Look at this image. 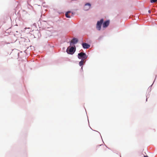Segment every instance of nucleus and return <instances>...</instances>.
<instances>
[{
  "label": "nucleus",
  "instance_id": "obj_1",
  "mask_svg": "<svg viewBox=\"0 0 157 157\" xmlns=\"http://www.w3.org/2000/svg\"><path fill=\"white\" fill-rule=\"evenodd\" d=\"M78 58L81 60H85L87 58V56L85 53L81 52L78 54Z\"/></svg>",
  "mask_w": 157,
  "mask_h": 157
},
{
  "label": "nucleus",
  "instance_id": "obj_2",
  "mask_svg": "<svg viewBox=\"0 0 157 157\" xmlns=\"http://www.w3.org/2000/svg\"><path fill=\"white\" fill-rule=\"evenodd\" d=\"M75 51V48H74L73 47H68L67 49V53L70 54H73Z\"/></svg>",
  "mask_w": 157,
  "mask_h": 157
},
{
  "label": "nucleus",
  "instance_id": "obj_3",
  "mask_svg": "<svg viewBox=\"0 0 157 157\" xmlns=\"http://www.w3.org/2000/svg\"><path fill=\"white\" fill-rule=\"evenodd\" d=\"M104 20L103 19H101L100 21H98L97 22L96 25V28L98 30H100L101 28V25L103 23Z\"/></svg>",
  "mask_w": 157,
  "mask_h": 157
},
{
  "label": "nucleus",
  "instance_id": "obj_4",
  "mask_svg": "<svg viewBox=\"0 0 157 157\" xmlns=\"http://www.w3.org/2000/svg\"><path fill=\"white\" fill-rule=\"evenodd\" d=\"M73 13L70 11L67 12L65 13V16L67 18H70L71 16H73Z\"/></svg>",
  "mask_w": 157,
  "mask_h": 157
},
{
  "label": "nucleus",
  "instance_id": "obj_5",
  "mask_svg": "<svg viewBox=\"0 0 157 157\" xmlns=\"http://www.w3.org/2000/svg\"><path fill=\"white\" fill-rule=\"evenodd\" d=\"M91 6V5L89 3H87L85 4L84 8L85 10H89Z\"/></svg>",
  "mask_w": 157,
  "mask_h": 157
},
{
  "label": "nucleus",
  "instance_id": "obj_6",
  "mask_svg": "<svg viewBox=\"0 0 157 157\" xmlns=\"http://www.w3.org/2000/svg\"><path fill=\"white\" fill-rule=\"evenodd\" d=\"M109 20L105 21L103 23V28H106L109 25Z\"/></svg>",
  "mask_w": 157,
  "mask_h": 157
},
{
  "label": "nucleus",
  "instance_id": "obj_7",
  "mask_svg": "<svg viewBox=\"0 0 157 157\" xmlns=\"http://www.w3.org/2000/svg\"><path fill=\"white\" fill-rule=\"evenodd\" d=\"M104 146L103 145H100L99 146L97 147V149L101 151H103L104 150Z\"/></svg>",
  "mask_w": 157,
  "mask_h": 157
},
{
  "label": "nucleus",
  "instance_id": "obj_8",
  "mask_svg": "<svg viewBox=\"0 0 157 157\" xmlns=\"http://www.w3.org/2000/svg\"><path fill=\"white\" fill-rule=\"evenodd\" d=\"M82 46L84 48H88L90 47V45L86 43H83Z\"/></svg>",
  "mask_w": 157,
  "mask_h": 157
},
{
  "label": "nucleus",
  "instance_id": "obj_9",
  "mask_svg": "<svg viewBox=\"0 0 157 157\" xmlns=\"http://www.w3.org/2000/svg\"><path fill=\"white\" fill-rule=\"evenodd\" d=\"M78 42V40L75 38H73L70 43V44H71V43L75 44L77 43Z\"/></svg>",
  "mask_w": 157,
  "mask_h": 157
},
{
  "label": "nucleus",
  "instance_id": "obj_10",
  "mask_svg": "<svg viewBox=\"0 0 157 157\" xmlns=\"http://www.w3.org/2000/svg\"><path fill=\"white\" fill-rule=\"evenodd\" d=\"M85 60H81L79 62V65L80 66H82L84 64V63H85Z\"/></svg>",
  "mask_w": 157,
  "mask_h": 157
},
{
  "label": "nucleus",
  "instance_id": "obj_11",
  "mask_svg": "<svg viewBox=\"0 0 157 157\" xmlns=\"http://www.w3.org/2000/svg\"><path fill=\"white\" fill-rule=\"evenodd\" d=\"M157 0H151V3H155L156 2Z\"/></svg>",
  "mask_w": 157,
  "mask_h": 157
},
{
  "label": "nucleus",
  "instance_id": "obj_12",
  "mask_svg": "<svg viewBox=\"0 0 157 157\" xmlns=\"http://www.w3.org/2000/svg\"><path fill=\"white\" fill-rule=\"evenodd\" d=\"M144 157H148V156L147 155L144 156Z\"/></svg>",
  "mask_w": 157,
  "mask_h": 157
},
{
  "label": "nucleus",
  "instance_id": "obj_13",
  "mask_svg": "<svg viewBox=\"0 0 157 157\" xmlns=\"http://www.w3.org/2000/svg\"><path fill=\"white\" fill-rule=\"evenodd\" d=\"M148 12H149V13H151V11L150 10H149Z\"/></svg>",
  "mask_w": 157,
  "mask_h": 157
}]
</instances>
